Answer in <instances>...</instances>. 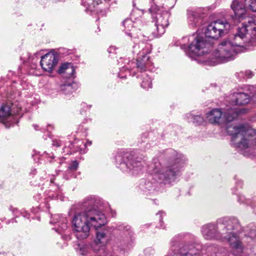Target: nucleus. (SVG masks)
I'll return each instance as SVG.
<instances>
[{
    "mask_svg": "<svg viewBox=\"0 0 256 256\" xmlns=\"http://www.w3.org/2000/svg\"><path fill=\"white\" fill-rule=\"evenodd\" d=\"M250 9L252 12H256V0H247Z\"/></svg>",
    "mask_w": 256,
    "mask_h": 256,
    "instance_id": "obj_23",
    "label": "nucleus"
},
{
    "mask_svg": "<svg viewBox=\"0 0 256 256\" xmlns=\"http://www.w3.org/2000/svg\"><path fill=\"white\" fill-rule=\"evenodd\" d=\"M204 237L206 240L216 238V228L214 225L208 224L204 225L202 229Z\"/></svg>",
    "mask_w": 256,
    "mask_h": 256,
    "instance_id": "obj_12",
    "label": "nucleus"
},
{
    "mask_svg": "<svg viewBox=\"0 0 256 256\" xmlns=\"http://www.w3.org/2000/svg\"><path fill=\"white\" fill-rule=\"evenodd\" d=\"M78 246L80 248V254L83 256L85 255L86 253L88 248L85 246H81L80 244Z\"/></svg>",
    "mask_w": 256,
    "mask_h": 256,
    "instance_id": "obj_24",
    "label": "nucleus"
},
{
    "mask_svg": "<svg viewBox=\"0 0 256 256\" xmlns=\"http://www.w3.org/2000/svg\"><path fill=\"white\" fill-rule=\"evenodd\" d=\"M94 248V250H96V247H95Z\"/></svg>",
    "mask_w": 256,
    "mask_h": 256,
    "instance_id": "obj_30",
    "label": "nucleus"
},
{
    "mask_svg": "<svg viewBox=\"0 0 256 256\" xmlns=\"http://www.w3.org/2000/svg\"><path fill=\"white\" fill-rule=\"evenodd\" d=\"M106 222L104 214L91 208L84 212L75 214L72 221V226L77 238L84 240L88 236L90 228L96 229L104 225Z\"/></svg>",
    "mask_w": 256,
    "mask_h": 256,
    "instance_id": "obj_2",
    "label": "nucleus"
},
{
    "mask_svg": "<svg viewBox=\"0 0 256 256\" xmlns=\"http://www.w3.org/2000/svg\"><path fill=\"white\" fill-rule=\"evenodd\" d=\"M228 132L232 136V141L244 155L249 156L256 146V132L243 124L230 125L227 128Z\"/></svg>",
    "mask_w": 256,
    "mask_h": 256,
    "instance_id": "obj_3",
    "label": "nucleus"
},
{
    "mask_svg": "<svg viewBox=\"0 0 256 256\" xmlns=\"http://www.w3.org/2000/svg\"><path fill=\"white\" fill-rule=\"evenodd\" d=\"M150 12L152 14H156L154 18L156 20V26L158 34H162L165 32V28L168 25V13L164 11L156 5L152 6L149 9Z\"/></svg>",
    "mask_w": 256,
    "mask_h": 256,
    "instance_id": "obj_7",
    "label": "nucleus"
},
{
    "mask_svg": "<svg viewBox=\"0 0 256 256\" xmlns=\"http://www.w3.org/2000/svg\"><path fill=\"white\" fill-rule=\"evenodd\" d=\"M160 166L159 163L156 164L153 170L154 173L157 174L159 179L164 184L174 182L180 174L182 166L178 160L171 162L166 167L160 168Z\"/></svg>",
    "mask_w": 256,
    "mask_h": 256,
    "instance_id": "obj_4",
    "label": "nucleus"
},
{
    "mask_svg": "<svg viewBox=\"0 0 256 256\" xmlns=\"http://www.w3.org/2000/svg\"><path fill=\"white\" fill-rule=\"evenodd\" d=\"M13 104H6L2 105L0 108V120L7 126L6 122H15L16 118V115H20L21 108H15Z\"/></svg>",
    "mask_w": 256,
    "mask_h": 256,
    "instance_id": "obj_8",
    "label": "nucleus"
},
{
    "mask_svg": "<svg viewBox=\"0 0 256 256\" xmlns=\"http://www.w3.org/2000/svg\"><path fill=\"white\" fill-rule=\"evenodd\" d=\"M228 226H229L230 228H228V230H230V228H231V226H230L229 224H228Z\"/></svg>",
    "mask_w": 256,
    "mask_h": 256,
    "instance_id": "obj_29",
    "label": "nucleus"
},
{
    "mask_svg": "<svg viewBox=\"0 0 256 256\" xmlns=\"http://www.w3.org/2000/svg\"><path fill=\"white\" fill-rule=\"evenodd\" d=\"M186 248H187L186 246H184V248H182L180 249V254L182 256H198L197 254H194V250L193 248H190L188 252H186Z\"/></svg>",
    "mask_w": 256,
    "mask_h": 256,
    "instance_id": "obj_17",
    "label": "nucleus"
},
{
    "mask_svg": "<svg viewBox=\"0 0 256 256\" xmlns=\"http://www.w3.org/2000/svg\"><path fill=\"white\" fill-rule=\"evenodd\" d=\"M230 24L226 20H219L210 24L205 31V36L212 38H218L228 33Z\"/></svg>",
    "mask_w": 256,
    "mask_h": 256,
    "instance_id": "obj_6",
    "label": "nucleus"
},
{
    "mask_svg": "<svg viewBox=\"0 0 256 256\" xmlns=\"http://www.w3.org/2000/svg\"><path fill=\"white\" fill-rule=\"evenodd\" d=\"M86 144L91 145L92 142L90 141H88Z\"/></svg>",
    "mask_w": 256,
    "mask_h": 256,
    "instance_id": "obj_27",
    "label": "nucleus"
},
{
    "mask_svg": "<svg viewBox=\"0 0 256 256\" xmlns=\"http://www.w3.org/2000/svg\"><path fill=\"white\" fill-rule=\"evenodd\" d=\"M250 102V96L246 93L238 92L232 95V102L235 105L242 106Z\"/></svg>",
    "mask_w": 256,
    "mask_h": 256,
    "instance_id": "obj_11",
    "label": "nucleus"
},
{
    "mask_svg": "<svg viewBox=\"0 0 256 256\" xmlns=\"http://www.w3.org/2000/svg\"><path fill=\"white\" fill-rule=\"evenodd\" d=\"M190 116L192 117L190 118L192 120H190L194 124H200L204 122V118L200 115H197L195 116H192L190 115Z\"/></svg>",
    "mask_w": 256,
    "mask_h": 256,
    "instance_id": "obj_18",
    "label": "nucleus"
},
{
    "mask_svg": "<svg viewBox=\"0 0 256 256\" xmlns=\"http://www.w3.org/2000/svg\"><path fill=\"white\" fill-rule=\"evenodd\" d=\"M242 112V110L230 109L222 114L220 110L214 109L206 114V118L211 124L227 122L232 121L238 114Z\"/></svg>",
    "mask_w": 256,
    "mask_h": 256,
    "instance_id": "obj_5",
    "label": "nucleus"
},
{
    "mask_svg": "<svg viewBox=\"0 0 256 256\" xmlns=\"http://www.w3.org/2000/svg\"><path fill=\"white\" fill-rule=\"evenodd\" d=\"M137 66L138 68L143 69L145 66V64L140 62L139 61L138 62Z\"/></svg>",
    "mask_w": 256,
    "mask_h": 256,
    "instance_id": "obj_26",
    "label": "nucleus"
},
{
    "mask_svg": "<svg viewBox=\"0 0 256 256\" xmlns=\"http://www.w3.org/2000/svg\"><path fill=\"white\" fill-rule=\"evenodd\" d=\"M247 0H234L231 8L235 16L242 20H245L242 26L240 28L234 38V43L230 41H224L218 46L214 57L208 54L210 43L206 42L202 36H196L190 46L185 50L186 53L190 57L195 58L196 56H203L200 60L203 62L210 66H214L220 62H224L232 60L238 53V47L242 46V40L252 42L256 38V24L252 18L246 17V6L252 10Z\"/></svg>",
    "mask_w": 256,
    "mask_h": 256,
    "instance_id": "obj_1",
    "label": "nucleus"
},
{
    "mask_svg": "<svg viewBox=\"0 0 256 256\" xmlns=\"http://www.w3.org/2000/svg\"><path fill=\"white\" fill-rule=\"evenodd\" d=\"M122 164L126 165L130 170L133 171L134 174H137L142 168L141 162L134 160L128 162L126 164Z\"/></svg>",
    "mask_w": 256,
    "mask_h": 256,
    "instance_id": "obj_15",
    "label": "nucleus"
},
{
    "mask_svg": "<svg viewBox=\"0 0 256 256\" xmlns=\"http://www.w3.org/2000/svg\"><path fill=\"white\" fill-rule=\"evenodd\" d=\"M124 26L126 30H129L130 28H132L134 26L133 22L131 20L127 19L123 22Z\"/></svg>",
    "mask_w": 256,
    "mask_h": 256,
    "instance_id": "obj_21",
    "label": "nucleus"
},
{
    "mask_svg": "<svg viewBox=\"0 0 256 256\" xmlns=\"http://www.w3.org/2000/svg\"><path fill=\"white\" fill-rule=\"evenodd\" d=\"M75 72V70L74 66L71 64V66L68 68V69L65 71L64 74H63V76L65 78H70L73 76V75Z\"/></svg>",
    "mask_w": 256,
    "mask_h": 256,
    "instance_id": "obj_19",
    "label": "nucleus"
},
{
    "mask_svg": "<svg viewBox=\"0 0 256 256\" xmlns=\"http://www.w3.org/2000/svg\"><path fill=\"white\" fill-rule=\"evenodd\" d=\"M57 64L56 56L52 52H48L41 58L40 66L46 72H51Z\"/></svg>",
    "mask_w": 256,
    "mask_h": 256,
    "instance_id": "obj_10",
    "label": "nucleus"
},
{
    "mask_svg": "<svg viewBox=\"0 0 256 256\" xmlns=\"http://www.w3.org/2000/svg\"><path fill=\"white\" fill-rule=\"evenodd\" d=\"M78 166V163L76 162H74L70 166V169L76 170Z\"/></svg>",
    "mask_w": 256,
    "mask_h": 256,
    "instance_id": "obj_25",
    "label": "nucleus"
},
{
    "mask_svg": "<svg viewBox=\"0 0 256 256\" xmlns=\"http://www.w3.org/2000/svg\"><path fill=\"white\" fill-rule=\"evenodd\" d=\"M200 18V13L198 10L190 9L188 10V19L190 24H196L198 22Z\"/></svg>",
    "mask_w": 256,
    "mask_h": 256,
    "instance_id": "obj_14",
    "label": "nucleus"
},
{
    "mask_svg": "<svg viewBox=\"0 0 256 256\" xmlns=\"http://www.w3.org/2000/svg\"><path fill=\"white\" fill-rule=\"evenodd\" d=\"M226 236L228 242L232 248L240 251L242 250L243 246L236 234L233 232H229V234Z\"/></svg>",
    "mask_w": 256,
    "mask_h": 256,
    "instance_id": "obj_13",
    "label": "nucleus"
},
{
    "mask_svg": "<svg viewBox=\"0 0 256 256\" xmlns=\"http://www.w3.org/2000/svg\"><path fill=\"white\" fill-rule=\"evenodd\" d=\"M142 86L144 88H152V80L150 78H146L144 80L142 84Z\"/></svg>",
    "mask_w": 256,
    "mask_h": 256,
    "instance_id": "obj_20",
    "label": "nucleus"
},
{
    "mask_svg": "<svg viewBox=\"0 0 256 256\" xmlns=\"http://www.w3.org/2000/svg\"><path fill=\"white\" fill-rule=\"evenodd\" d=\"M76 85V84L74 83L64 84L61 86L60 90L62 91L64 94H68L74 91V86Z\"/></svg>",
    "mask_w": 256,
    "mask_h": 256,
    "instance_id": "obj_16",
    "label": "nucleus"
},
{
    "mask_svg": "<svg viewBox=\"0 0 256 256\" xmlns=\"http://www.w3.org/2000/svg\"><path fill=\"white\" fill-rule=\"evenodd\" d=\"M70 63H65L62 64L60 68L58 70V72L60 74H64L65 71H66V70L70 66Z\"/></svg>",
    "mask_w": 256,
    "mask_h": 256,
    "instance_id": "obj_22",
    "label": "nucleus"
},
{
    "mask_svg": "<svg viewBox=\"0 0 256 256\" xmlns=\"http://www.w3.org/2000/svg\"><path fill=\"white\" fill-rule=\"evenodd\" d=\"M185 47H186V46L184 45V46H182V48L184 49Z\"/></svg>",
    "mask_w": 256,
    "mask_h": 256,
    "instance_id": "obj_28",
    "label": "nucleus"
},
{
    "mask_svg": "<svg viewBox=\"0 0 256 256\" xmlns=\"http://www.w3.org/2000/svg\"><path fill=\"white\" fill-rule=\"evenodd\" d=\"M108 240V238L104 232H97L95 244L96 246L101 244L102 247L98 250L96 256H114L111 252L108 251L104 246Z\"/></svg>",
    "mask_w": 256,
    "mask_h": 256,
    "instance_id": "obj_9",
    "label": "nucleus"
}]
</instances>
